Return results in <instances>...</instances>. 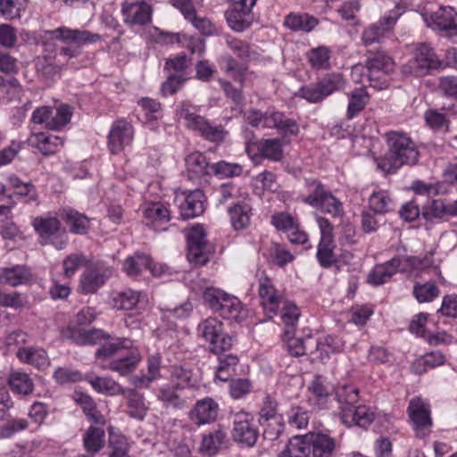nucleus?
Returning <instances> with one entry per match:
<instances>
[{
	"label": "nucleus",
	"instance_id": "17",
	"mask_svg": "<svg viewBox=\"0 0 457 457\" xmlns=\"http://www.w3.org/2000/svg\"><path fill=\"white\" fill-rule=\"evenodd\" d=\"M121 13L126 24L144 26L151 22L153 8L145 1L125 2L121 6Z\"/></svg>",
	"mask_w": 457,
	"mask_h": 457
},
{
	"label": "nucleus",
	"instance_id": "61",
	"mask_svg": "<svg viewBox=\"0 0 457 457\" xmlns=\"http://www.w3.org/2000/svg\"><path fill=\"white\" fill-rule=\"evenodd\" d=\"M87 263V257L82 253H72L67 256L62 262L64 276L70 278L75 274L77 270Z\"/></svg>",
	"mask_w": 457,
	"mask_h": 457
},
{
	"label": "nucleus",
	"instance_id": "19",
	"mask_svg": "<svg viewBox=\"0 0 457 457\" xmlns=\"http://www.w3.org/2000/svg\"><path fill=\"white\" fill-rule=\"evenodd\" d=\"M62 336L79 345H102L104 342L112 339V336L102 329H81L69 326Z\"/></svg>",
	"mask_w": 457,
	"mask_h": 457
},
{
	"label": "nucleus",
	"instance_id": "27",
	"mask_svg": "<svg viewBox=\"0 0 457 457\" xmlns=\"http://www.w3.org/2000/svg\"><path fill=\"white\" fill-rule=\"evenodd\" d=\"M170 382L183 390L199 388V380L194 370L185 365H173L170 370Z\"/></svg>",
	"mask_w": 457,
	"mask_h": 457
},
{
	"label": "nucleus",
	"instance_id": "32",
	"mask_svg": "<svg viewBox=\"0 0 457 457\" xmlns=\"http://www.w3.org/2000/svg\"><path fill=\"white\" fill-rule=\"evenodd\" d=\"M108 269L96 268L85 272L81 276L80 288L86 294H93L97 291L110 276Z\"/></svg>",
	"mask_w": 457,
	"mask_h": 457
},
{
	"label": "nucleus",
	"instance_id": "1",
	"mask_svg": "<svg viewBox=\"0 0 457 457\" xmlns=\"http://www.w3.org/2000/svg\"><path fill=\"white\" fill-rule=\"evenodd\" d=\"M388 153L377 159L378 167L386 173L396 171L403 165H415L420 157L416 143L404 132L386 133Z\"/></svg>",
	"mask_w": 457,
	"mask_h": 457
},
{
	"label": "nucleus",
	"instance_id": "45",
	"mask_svg": "<svg viewBox=\"0 0 457 457\" xmlns=\"http://www.w3.org/2000/svg\"><path fill=\"white\" fill-rule=\"evenodd\" d=\"M251 208L245 204L237 203L231 205L228 210V215L232 227L236 230H241L250 224Z\"/></svg>",
	"mask_w": 457,
	"mask_h": 457
},
{
	"label": "nucleus",
	"instance_id": "47",
	"mask_svg": "<svg viewBox=\"0 0 457 457\" xmlns=\"http://www.w3.org/2000/svg\"><path fill=\"white\" fill-rule=\"evenodd\" d=\"M16 355L21 361L34 365L37 368H41L48 364L46 352L41 348L21 346L19 347Z\"/></svg>",
	"mask_w": 457,
	"mask_h": 457
},
{
	"label": "nucleus",
	"instance_id": "37",
	"mask_svg": "<svg viewBox=\"0 0 457 457\" xmlns=\"http://www.w3.org/2000/svg\"><path fill=\"white\" fill-rule=\"evenodd\" d=\"M374 420V413L365 405H358L349 413L342 415V422L347 427L357 425L366 428Z\"/></svg>",
	"mask_w": 457,
	"mask_h": 457
},
{
	"label": "nucleus",
	"instance_id": "31",
	"mask_svg": "<svg viewBox=\"0 0 457 457\" xmlns=\"http://www.w3.org/2000/svg\"><path fill=\"white\" fill-rule=\"evenodd\" d=\"M31 278L32 273L30 270L23 265H16L11 268H0V284L18 287L29 283Z\"/></svg>",
	"mask_w": 457,
	"mask_h": 457
},
{
	"label": "nucleus",
	"instance_id": "26",
	"mask_svg": "<svg viewBox=\"0 0 457 457\" xmlns=\"http://www.w3.org/2000/svg\"><path fill=\"white\" fill-rule=\"evenodd\" d=\"M187 172L190 180H199L205 176L212 175V164L200 152L189 154L185 158Z\"/></svg>",
	"mask_w": 457,
	"mask_h": 457
},
{
	"label": "nucleus",
	"instance_id": "33",
	"mask_svg": "<svg viewBox=\"0 0 457 457\" xmlns=\"http://www.w3.org/2000/svg\"><path fill=\"white\" fill-rule=\"evenodd\" d=\"M259 155L264 159L280 162L283 159L284 142L280 138L260 139L253 143Z\"/></svg>",
	"mask_w": 457,
	"mask_h": 457
},
{
	"label": "nucleus",
	"instance_id": "2",
	"mask_svg": "<svg viewBox=\"0 0 457 457\" xmlns=\"http://www.w3.org/2000/svg\"><path fill=\"white\" fill-rule=\"evenodd\" d=\"M434 260L432 254H427L423 258L417 256H396L388 262L376 265L368 277V281L373 286H379L388 281L397 271L420 272L432 267ZM416 277L418 274L415 275Z\"/></svg>",
	"mask_w": 457,
	"mask_h": 457
},
{
	"label": "nucleus",
	"instance_id": "12",
	"mask_svg": "<svg viewBox=\"0 0 457 457\" xmlns=\"http://www.w3.org/2000/svg\"><path fill=\"white\" fill-rule=\"evenodd\" d=\"M296 437L304 447L307 457L311 454L313 457H330L336 447L334 438L326 434L311 432Z\"/></svg>",
	"mask_w": 457,
	"mask_h": 457
},
{
	"label": "nucleus",
	"instance_id": "13",
	"mask_svg": "<svg viewBox=\"0 0 457 457\" xmlns=\"http://www.w3.org/2000/svg\"><path fill=\"white\" fill-rule=\"evenodd\" d=\"M364 69L367 70L369 79L372 80L374 78L378 79L379 74L387 75L391 73L395 70V62L384 51L376 53L369 51L365 66L361 64L354 65L353 74L362 72Z\"/></svg>",
	"mask_w": 457,
	"mask_h": 457
},
{
	"label": "nucleus",
	"instance_id": "41",
	"mask_svg": "<svg viewBox=\"0 0 457 457\" xmlns=\"http://www.w3.org/2000/svg\"><path fill=\"white\" fill-rule=\"evenodd\" d=\"M96 352V357L98 359L107 360L118 353L119 350L132 347V341L125 337L113 338L104 342Z\"/></svg>",
	"mask_w": 457,
	"mask_h": 457
},
{
	"label": "nucleus",
	"instance_id": "57",
	"mask_svg": "<svg viewBox=\"0 0 457 457\" xmlns=\"http://www.w3.org/2000/svg\"><path fill=\"white\" fill-rule=\"evenodd\" d=\"M448 204L443 200H432V202L422 209V216L429 221L436 219H443L448 215Z\"/></svg>",
	"mask_w": 457,
	"mask_h": 457
},
{
	"label": "nucleus",
	"instance_id": "62",
	"mask_svg": "<svg viewBox=\"0 0 457 457\" xmlns=\"http://www.w3.org/2000/svg\"><path fill=\"white\" fill-rule=\"evenodd\" d=\"M54 378L59 384H68L82 380L83 376L79 370L59 367L54 372Z\"/></svg>",
	"mask_w": 457,
	"mask_h": 457
},
{
	"label": "nucleus",
	"instance_id": "40",
	"mask_svg": "<svg viewBox=\"0 0 457 457\" xmlns=\"http://www.w3.org/2000/svg\"><path fill=\"white\" fill-rule=\"evenodd\" d=\"M349 103L347 105L346 118L352 120L364 110L370 101V95L363 87L355 88L347 94Z\"/></svg>",
	"mask_w": 457,
	"mask_h": 457
},
{
	"label": "nucleus",
	"instance_id": "53",
	"mask_svg": "<svg viewBox=\"0 0 457 457\" xmlns=\"http://www.w3.org/2000/svg\"><path fill=\"white\" fill-rule=\"evenodd\" d=\"M334 248V240L320 239L317 250V259L321 267L330 268L337 262Z\"/></svg>",
	"mask_w": 457,
	"mask_h": 457
},
{
	"label": "nucleus",
	"instance_id": "24",
	"mask_svg": "<svg viewBox=\"0 0 457 457\" xmlns=\"http://www.w3.org/2000/svg\"><path fill=\"white\" fill-rule=\"evenodd\" d=\"M182 388L172 383L162 386L156 395L157 399L162 405L169 409L182 410L187 406V398L184 396Z\"/></svg>",
	"mask_w": 457,
	"mask_h": 457
},
{
	"label": "nucleus",
	"instance_id": "56",
	"mask_svg": "<svg viewBox=\"0 0 457 457\" xmlns=\"http://www.w3.org/2000/svg\"><path fill=\"white\" fill-rule=\"evenodd\" d=\"M439 293L440 290L434 282H417L413 286V295L419 303L432 302Z\"/></svg>",
	"mask_w": 457,
	"mask_h": 457
},
{
	"label": "nucleus",
	"instance_id": "15",
	"mask_svg": "<svg viewBox=\"0 0 457 457\" xmlns=\"http://www.w3.org/2000/svg\"><path fill=\"white\" fill-rule=\"evenodd\" d=\"M134 136V129L130 123L120 120L115 121L108 135V146L112 154H119L127 145H130Z\"/></svg>",
	"mask_w": 457,
	"mask_h": 457
},
{
	"label": "nucleus",
	"instance_id": "55",
	"mask_svg": "<svg viewBox=\"0 0 457 457\" xmlns=\"http://www.w3.org/2000/svg\"><path fill=\"white\" fill-rule=\"evenodd\" d=\"M307 58L312 67L318 70H327L330 67V50L324 46L311 49Z\"/></svg>",
	"mask_w": 457,
	"mask_h": 457
},
{
	"label": "nucleus",
	"instance_id": "58",
	"mask_svg": "<svg viewBox=\"0 0 457 457\" xmlns=\"http://www.w3.org/2000/svg\"><path fill=\"white\" fill-rule=\"evenodd\" d=\"M72 115L71 109L67 104H61L57 109L55 115L47 122L46 128L51 130H58L63 128L71 120Z\"/></svg>",
	"mask_w": 457,
	"mask_h": 457
},
{
	"label": "nucleus",
	"instance_id": "3",
	"mask_svg": "<svg viewBox=\"0 0 457 457\" xmlns=\"http://www.w3.org/2000/svg\"><path fill=\"white\" fill-rule=\"evenodd\" d=\"M203 298L214 312L224 319L239 321L247 316V311L241 301L220 289L207 287L203 293Z\"/></svg>",
	"mask_w": 457,
	"mask_h": 457
},
{
	"label": "nucleus",
	"instance_id": "64",
	"mask_svg": "<svg viewBox=\"0 0 457 457\" xmlns=\"http://www.w3.org/2000/svg\"><path fill=\"white\" fill-rule=\"evenodd\" d=\"M227 44L237 56L243 61H247L254 55V52L251 51L250 46L238 38H228Z\"/></svg>",
	"mask_w": 457,
	"mask_h": 457
},
{
	"label": "nucleus",
	"instance_id": "63",
	"mask_svg": "<svg viewBox=\"0 0 457 457\" xmlns=\"http://www.w3.org/2000/svg\"><path fill=\"white\" fill-rule=\"evenodd\" d=\"M186 81L182 74H170L167 79L162 84L161 92L163 96L177 93Z\"/></svg>",
	"mask_w": 457,
	"mask_h": 457
},
{
	"label": "nucleus",
	"instance_id": "7",
	"mask_svg": "<svg viewBox=\"0 0 457 457\" xmlns=\"http://www.w3.org/2000/svg\"><path fill=\"white\" fill-rule=\"evenodd\" d=\"M32 226L38 235L41 245H53L56 249H62L65 246L66 240L62 239L65 231L57 217L51 213L37 216L33 219Z\"/></svg>",
	"mask_w": 457,
	"mask_h": 457
},
{
	"label": "nucleus",
	"instance_id": "44",
	"mask_svg": "<svg viewBox=\"0 0 457 457\" xmlns=\"http://www.w3.org/2000/svg\"><path fill=\"white\" fill-rule=\"evenodd\" d=\"M142 294L138 291L126 289L117 292L112 296V305L118 310L130 311L140 303Z\"/></svg>",
	"mask_w": 457,
	"mask_h": 457
},
{
	"label": "nucleus",
	"instance_id": "39",
	"mask_svg": "<svg viewBox=\"0 0 457 457\" xmlns=\"http://www.w3.org/2000/svg\"><path fill=\"white\" fill-rule=\"evenodd\" d=\"M318 25V20L306 13L291 12L286 16L284 26L293 31L310 32Z\"/></svg>",
	"mask_w": 457,
	"mask_h": 457
},
{
	"label": "nucleus",
	"instance_id": "34",
	"mask_svg": "<svg viewBox=\"0 0 457 457\" xmlns=\"http://www.w3.org/2000/svg\"><path fill=\"white\" fill-rule=\"evenodd\" d=\"M92 387L98 393L107 395H125L126 389L118 382L108 377H98L94 374H87L85 377Z\"/></svg>",
	"mask_w": 457,
	"mask_h": 457
},
{
	"label": "nucleus",
	"instance_id": "43",
	"mask_svg": "<svg viewBox=\"0 0 457 457\" xmlns=\"http://www.w3.org/2000/svg\"><path fill=\"white\" fill-rule=\"evenodd\" d=\"M125 394H127L128 414L131 418L144 420L148 411L144 395L135 389L126 390Z\"/></svg>",
	"mask_w": 457,
	"mask_h": 457
},
{
	"label": "nucleus",
	"instance_id": "60",
	"mask_svg": "<svg viewBox=\"0 0 457 457\" xmlns=\"http://www.w3.org/2000/svg\"><path fill=\"white\" fill-rule=\"evenodd\" d=\"M11 186L15 189L17 195L28 197L29 202L37 201V193L36 187L30 182L24 183L18 177L11 176L9 178Z\"/></svg>",
	"mask_w": 457,
	"mask_h": 457
},
{
	"label": "nucleus",
	"instance_id": "59",
	"mask_svg": "<svg viewBox=\"0 0 457 457\" xmlns=\"http://www.w3.org/2000/svg\"><path fill=\"white\" fill-rule=\"evenodd\" d=\"M185 19L204 36H211L217 32L214 24L206 17L199 16L196 11L188 13Z\"/></svg>",
	"mask_w": 457,
	"mask_h": 457
},
{
	"label": "nucleus",
	"instance_id": "48",
	"mask_svg": "<svg viewBox=\"0 0 457 457\" xmlns=\"http://www.w3.org/2000/svg\"><path fill=\"white\" fill-rule=\"evenodd\" d=\"M281 320L285 325V336H294L295 328L301 315L298 307L289 302L286 301L281 306Z\"/></svg>",
	"mask_w": 457,
	"mask_h": 457
},
{
	"label": "nucleus",
	"instance_id": "38",
	"mask_svg": "<svg viewBox=\"0 0 457 457\" xmlns=\"http://www.w3.org/2000/svg\"><path fill=\"white\" fill-rule=\"evenodd\" d=\"M336 397L339 404L340 417L349 413L359 401V390L352 386H343L337 390Z\"/></svg>",
	"mask_w": 457,
	"mask_h": 457
},
{
	"label": "nucleus",
	"instance_id": "36",
	"mask_svg": "<svg viewBox=\"0 0 457 457\" xmlns=\"http://www.w3.org/2000/svg\"><path fill=\"white\" fill-rule=\"evenodd\" d=\"M123 270L129 276H137L143 270H149L154 276L160 273L152 266L151 258L144 253H137L134 256L128 257L123 264Z\"/></svg>",
	"mask_w": 457,
	"mask_h": 457
},
{
	"label": "nucleus",
	"instance_id": "6",
	"mask_svg": "<svg viewBox=\"0 0 457 457\" xmlns=\"http://www.w3.org/2000/svg\"><path fill=\"white\" fill-rule=\"evenodd\" d=\"M345 85V80L341 73H328L315 84L302 87L295 96L309 103H320L334 92L343 89Z\"/></svg>",
	"mask_w": 457,
	"mask_h": 457
},
{
	"label": "nucleus",
	"instance_id": "28",
	"mask_svg": "<svg viewBox=\"0 0 457 457\" xmlns=\"http://www.w3.org/2000/svg\"><path fill=\"white\" fill-rule=\"evenodd\" d=\"M410 419L417 430H422L432 425L428 404L420 397L411 400L408 407Z\"/></svg>",
	"mask_w": 457,
	"mask_h": 457
},
{
	"label": "nucleus",
	"instance_id": "50",
	"mask_svg": "<svg viewBox=\"0 0 457 457\" xmlns=\"http://www.w3.org/2000/svg\"><path fill=\"white\" fill-rule=\"evenodd\" d=\"M393 200L387 191H376L369 198L370 210L378 214H385L393 211Z\"/></svg>",
	"mask_w": 457,
	"mask_h": 457
},
{
	"label": "nucleus",
	"instance_id": "11",
	"mask_svg": "<svg viewBox=\"0 0 457 457\" xmlns=\"http://www.w3.org/2000/svg\"><path fill=\"white\" fill-rule=\"evenodd\" d=\"M179 117L187 120L188 128L197 131L200 135L211 142H221L227 132L221 125L213 126L205 118L194 114L187 108H181Z\"/></svg>",
	"mask_w": 457,
	"mask_h": 457
},
{
	"label": "nucleus",
	"instance_id": "51",
	"mask_svg": "<svg viewBox=\"0 0 457 457\" xmlns=\"http://www.w3.org/2000/svg\"><path fill=\"white\" fill-rule=\"evenodd\" d=\"M8 384L14 393L20 395H29L34 389L32 379L24 372H12L8 378Z\"/></svg>",
	"mask_w": 457,
	"mask_h": 457
},
{
	"label": "nucleus",
	"instance_id": "21",
	"mask_svg": "<svg viewBox=\"0 0 457 457\" xmlns=\"http://www.w3.org/2000/svg\"><path fill=\"white\" fill-rule=\"evenodd\" d=\"M228 439L224 429L220 427L203 436L199 451L207 457L216 455L220 451L228 448Z\"/></svg>",
	"mask_w": 457,
	"mask_h": 457
},
{
	"label": "nucleus",
	"instance_id": "10",
	"mask_svg": "<svg viewBox=\"0 0 457 457\" xmlns=\"http://www.w3.org/2000/svg\"><path fill=\"white\" fill-rule=\"evenodd\" d=\"M233 440L241 447H253L259 437V430L252 414L239 411L233 415Z\"/></svg>",
	"mask_w": 457,
	"mask_h": 457
},
{
	"label": "nucleus",
	"instance_id": "22",
	"mask_svg": "<svg viewBox=\"0 0 457 457\" xmlns=\"http://www.w3.org/2000/svg\"><path fill=\"white\" fill-rule=\"evenodd\" d=\"M146 226L155 231L166 230V224L170 220V211L162 203L149 204L143 211Z\"/></svg>",
	"mask_w": 457,
	"mask_h": 457
},
{
	"label": "nucleus",
	"instance_id": "25",
	"mask_svg": "<svg viewBox=\"0 0 457 457\" xmlns=\"http://www.w3.org/2000/svg\"><path fill=\"white\" fill-rule=\"evenodd\" d=\"M426 21L429 27L449 34L457 29L456 13L450 6L440 7Z\"/></svg>",
	"mask_w": 457,
	"mask_h": 457
},
{
	"label": "nucleus",
	"instance_id": "30",
	"mask_svg": "<svg viewBox=\"0 0 457 457\" xmlns=\"http://www.w3.org/2000/svg\"><path fill=\"white\" fill-rule=\"evenodd\" d=\"M229 350H221L220 353H213L218 356L215 378L226 382L236 374V369L239 362L237 354L228 353Z\"/></svg>",
	"mask_w": 457,
	"mask_h": 457
},
{
	"label": "nucleus",
	"instance_id": "20",
	"mask_svg": "<svg viewBox=\"0 0 457 457\" xmlns=\"http://www.w3.org/2000/svg\"><path fill=\"white\" fill-rule=\"evenodd\" d=\"M219 412V404L211 397L198 400L189 411V419L201 426L215 421Z\"/></svg>",
	"mask_w": 457,
	"mask_h": 457
},
{
	"label": "nucleus",
	"instance_id": "29",
	"mask_svg": "<svg viewBox=\"0 0 457 457\" xmlns=\"http://www.w3.org/2000/svg\"><path fill=\"white\" fill-rule=\"evenodd\" d=\"M205 195L200 189L190 191L180 204V214L183 219H192L204 212Z\"/></svg>",
	"mask_w": 457,
	"mask_h": 457
},
{
	"label": "nucleus",
	"instance_id": "14",
	"mask_svg": "<svg viewBox=\"0 0 457 457\" xmlns=\"http://www.w3.org/2000/svg\"><path fill=\"white\" fill-rule=\"evenodd\" d=\"M403 12V8L396 5L388 15L383 17L378 23L370 25L362 33L361 39L365 46L379 43L392 29L398 18Z\"/></svg>",
	"mask_w": 457,
	"mask_h": 457
},
{
	"label": "nucleus",
	"instance_id": "23",
	"mask_svg": "<svg viewBox=\"0 0 457 457\" xmlns=\"http://www.w3.org/2000/svg\"><path fill=\"white\" fill-rule=\"evenodd\" d=\"M413 62L421 73H428L442 66V62L429 44H417L413 52Z\"/></svg>",
	"mask_w": 457,
	"mask_h": 457
},
{
	"label": "nucleus",
	"instance_id": "52",
	"mask_svg": "<svg viewBox=\"0 0 457 457\" xmlns=\"http://www.w3.org/2000/svg\"><path fill=\"white\" fill-rule=\"evenodd\" d=\"M74 400L80 405L84 413L94 422L102 424L104 422L103 415L97 411L93 398L84 393H76Z\"/></svg>",
	"mask_w": 457,
	"mask_h": 457
},
{
	"label": "nucleus",
	"instance_id": "49",
	"mask_svg": "<svg viewBox=\"0 0 457 457\" xmlns=\"http://www.w3.org/2000/svg\"><path fill=\"white\" fill-rule=\"evenodd\" d=\"M83 444L87 453H98L104 445V430L98 427H89L84 435Z\"/></svg>",
	"mask_w": 457,
	"mask_h": 457
},
{
	"label": "nucleus",
	"instance_id": "16",
	"mask_svg": "<svg viewBox=\"0 0 457 457\" xmlns=\"http://www.w3.org/2000/svg\"><path fill=\"white\" fill-rule=\"evenodd\" d=\"M259 295L262 305L270 318L276 315L280 306L287 301L283 294L274 287L268 278L260 279Z\"/></svg>",
	"mask_w": 457,
	"mask_h": 457
},
{
	"label": "nucleus",
	"instance_id": "35",
	"mask_svg": "<svg viewBox=\"0 0 457 457\" xmlns=\"http://www.w3.org/2000/svg\"><path fill=\"white\" fill-rule=\"evenodd\" d=\"M62 219L69 226L70 231L76 235H86L90 228L89 219L78 211L68 208L63 209L61 214Z\"/></svg>",
	"mask_w": 457,
	"mask_h": 457
},
{
	"label": "nucleus",
	"instance_id": "46",
	"mask_svg": "<svg viewBox=\"0 0 457 457\" xmlns=\"http://www.w3.org/2000/svg\"><path fill=\"white\" fill-rule=\"evenodd\" d=\"M140 359V354L137 351H131L128 355L113 360L109 364V370L121 376L128 375L136 370Z\"/></svg>",
	"mask_w": 457,
	"mask_h": 457
},
{
	"label": "nucleus",
	"instance_id": "4",
	"mask_svg": "<svg viewBox=\"0 0 457 457\" xmlns=\"http://www.w3.org/2000/svg\"><path fill=\"white\" fill-rule=\"evenodd\" d=\"M102 36L89 30L71 29L65 27L54 30H46L43 36L42 44L44 58L52 59L57 50V40L71 41L78 45L95 44L101 41Z\"/></svg>",
	"mask_w": 457,
	"mask_h": 457
},
{
	"label": "nucleus",
	"instance_id": "18",
	"mask_svg": "<svg viewBox=\"0 0 457 457\" xmlns=\"http://www.w3.org/2000/svg\"><path fill=\"white\" fill-rule=\"evenodd\" d=\"M233 7L225 13L228 26L237 32H242L250 26L245 16L250 13L256 0H232Z\"/></svg>",
	"mask_w": 457,
	"mask_h": 457
},
{
	"label": "nucleus",
	"instance_id": "42",
	"mask_svg": "<svg viewBox=\"0 0 457 457\" xmlns=\"http://www.w3.org/2000/svg\"><path fill=\"white\" fill-rule=\"evenodd\" d=\"M30 144L44 155L54 154L58 147L62 145L63 141L56 136H46L43 133L35 135L29 139Z\"/></svg>",
	"mask_w": 457,
	"mask_h": 457
},
{
	"label": "nucleus",
	"instance_id": "54",
	"mask_svg": "<svg viewBox=\"0 0 457 457\" xmlns=\"http://www.w3.org/2000/svg\"><path fill=\"white\" fill-rule=\"evenodd\" d=\"M342 348L343 344L339 339L332 336H328L324 338L323 342L317 343L316 349L313 353L315 354V358L324 361L329 357L330 353H338Z\"/></svg>",
	"mask_w": 457,
	"mask_h": 457
},
{
	"label": "nucleus",
	"instance_id": "9",
	"mask_svg": "<svg viewBox=\"0 0 457 457\" xmlns=\"http://www.w3.org/2000/svg\"><path fill=\"white\" fill-rule=\"evenodd\" d=\"M197 330L201 337L210 343L212 353L230 350L233 345V337L223 333V324L216 318L205 319L198 325Z\"/></svg>",
	"mask_w": 457,
	"mask_h": 457
},
{
	"label": "nucleus",
	"instance_id": "5",
	"mask_svg": "<svg viewBox=\"0 0 457 457\" xmlns=\"http://www.w3.org/2000/svg\"><path fill=\"white\" fill-rule=\"evenodd\" d=\"M187 242V260L195 264L205 265L215 252L213 245L206 239V232L204 227L196 224L186 230Z\"/></svg>",
	"mask_w": 457,
	"mask_h": 457
},
{
	"label": "nucleus",
	"instance_id": "8",
	"mask_svg": "<svg viewBox=\"0 0 457 457\" xmlns=\"http://www.w3.org/2000/svg\"><path fill=\"white\" fill-rule=\"evenodd\" d=\"M310 195L303 197V202L320 209L321 212L331 214L334 217L343 212L341 202L336 198L330 191L324 188L321 182L312 179L306 182Z\"/></svg>",
	"mask_w": 457,
	"mask_h": 457
}]
</instances>
